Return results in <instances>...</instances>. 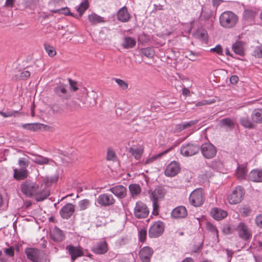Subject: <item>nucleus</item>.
Instances as JSON below:
<instances>
[{
  "mask_svg": "<svg viewBox=\"0 0 262 262\" xmlns=\"http://www.w3.org/2000/svg\"><path fill=\"white\" fill-rule=\"evenodd\" d=\"M21 192L28 197L33 195L37 202L42 201L50 195V190L47 187L40 188L39 184L31 181H26L20 186Z\"/></svg>",
  "mask_w": 262,
  "mask_h": 262,
  "instance_id": "nucleus-1",
  "label": "nucleus"
},
{
  "mask_svg": "<svg viewBox=\"0 0 262 262\" xmlns=\"http://www.w3.org/2000/svg\"><path fill=\"white\" fill-rule=\"evenodd\" d=\"M238 20L236 14L232 11L224 12L220 16V23L222 27L230 29L235 26Z\"/></svg>",
  "mask_w": 262,
  "mask_h": 262,
  "instance_id": "nucleus-2",
  "label": "nucleus"
},
{
  "mask_svg": "<svg viewBox=\"0 0 262 262\" xmlns=\"http://www.w3.org/2000/svg\"><path fill=\"white\" fill-rule=\"evenodd\" d=\"M245 191L244 188L241 186L235 187L228 196V200L231 204H237L244 198Z\"/></svg>",
  "mask_w": 262,
  "mask_h": 262,
  "instance_id": "nucleus-3",
  "label": "nucleus"
},
{
  "mask_svg": "<svg viewBox=\"0 0 262 262\" xmlns=\"http://www.w3.org/2000/svg\"><path fill=\"white\" fill-rule=\"evenodd\" d=\"M236 231L239 238L245 242H249L252 238V232L248 225L244 222H240L236 226Z\"/></svg>",
  "mask_w": 262,
  "mask_h": 262,
  "instance_id": "nucleus-4",
  "label": "nucleus"
},
{
  "mask_svg": "<svg viewBox=\"0 0 262 262\" xmlns=\"http://www.w3.org/2000/svg\"><path fill=\"white\" fill-rule=\"evenodd\" d=\"M149 209L147 205L141 201H138L136 203L134 210V214L137 219H145L149 214Z\"/></svg>",
  "mask_w": 262,
  "mask_h": 262,
  "instance_id": "nucleus-5",
  "label": "nucleus"
},
{
  "mask_svg": "<svg viewBox=\"0 0 262 262\" xmlns=\"http://www.w3.org/2000/svg\"><path fill=\"white\" fill-rule=\"evenodd\" d=\"M189 201L191 204L195 207L202 205L204 201L202 189L198 188L193 190L189 196Z\"/></svg>",
  "mask_w": 262,
  "mask_h": 262,
  "instance_id": "nucleus-6",
  "label": "nucleus"
},
{
  "mask_svg": "<svg viewBox=\"0 0 262 262\" xmlns=\"http://www.w3.org/2000/svg\"><path fill=\"white\" fill-rule=\"evenodd\" d=\"M200 148L203 156L206 159H212L216 154V147L210 142L203 143Z\"/></svg>",
  "mask_w": 262,
  "mask_h": 262,
  "instance_id": "nucleus-7",
  "label": "nucleus"
},
{
  "mask_svg": "<svg viewBox=\"0 0 262 262\" xmlns=\"http://www.w3.org/2000/svg\"><path fill=\"white\" fill-rule=\"evenodd\" d=\"M200 149V146L196 144L187 143L181 146L180 152L184 156L189 157L198 153Z\"/></svg>",
  "mask_w": 262,
  "mask_h": 262,
  "instance_id": "nucleus-8",
  "label": "nucleus"
},
{
  "mask_svg": "<svg viewBox=\"0 0 262 262\" xmlns=\"http://www.w3.org/2000/svg\"><path fill=\"white\" fill-rule=\"evenodd\" d=\"M164 229L163 223L161 221L156 222L150 227L149 236L152 238L158 237L163 233Z\"/></svg>",
  "mask_w": 262,
  "mask_h": 262,
  "instance_id": "nucleus-9",
  "label": "nucleus"
},
{
  "mask_svg": "<svg viewBox=\"0 0 262 262\" xmlns=\"http://www.w3.org/2000/svg\"><path fill=\"white\" fill-rule=\"evenodd\" d=\"M96 202L101 206L108 207L115 203V200L112 195L103 193L98 196Z\"/></svg>",
  "mask_w": 262,
  "mask_h": 262,
  "instance_id": "nucleus-10",
  "label": "nucleus"
},
{
  "mask_svg": "<svg viewBox=\"0 0 262 262\" xmlns=\"http://www.w3.org/2000/svg\"><path fill=\"white\" fill-rule=\"evenodd\" d=\"M59 154L63 155L62 160L63 163L65 164H71L77 160L76 151L74 149L71 148L68 150L60 151Z\"/></svg>",
  "mask_w": 262,
  "mask_h": 262,
  "instance_id": "nucleus-11",
  "label": "nucleus"
},
{
  "mask_svg": "<svg viewBox=\"0 0 262 262\" xmlns=\"http://www.w3.org/2000/svg\"><path fill=\"white\" fill-rule=\"evenodd\" d=\"M66 250L68 251L73 261L75 260L78 257L84 255L82 248L80 246L76 247L72 245H69L66 246Z\"/></svg>",
  "mask_w": 262,
  "mask_h": 262,
  "instance_id": "nucleus-12",
  "label": "nucleus"
},
{
  "mask_svg": "<svg viewBox=\"0 0 262 262\" xmlns=\"http://www.w3.org/2000/svg\"><path fill=\"white\" fill-rule=\"evenodd\" d=\"M27 258L33 262H38L41 259V251L36 248H28L25 250Z\"/></svg>",
  "mask_w": 262,
  "mask_h": 262,
  "instance_id": "nucleus-13",
  "label": "nucleus"
},
{
  "mask_svg": "<svg viewBox=\"0 0 262 262\" xmlns=\"http://www.w3.org/2000/svg\"><path fill=\"white\" fill-rule=\"evenodd\" d=\"M68 86L66 84L60 83L54 88L55 93L59 97L68 99L71 95L68 91Z\"/></svg>",
  "mask_w": 262,
  "mask_h": 262,
  "instance_id": "nucleus-14",
  "label": "nucleus"
},
{
  "mask_svg": "<svg viewBox=\"0 0 262 262\" xmlns=\"http://www.w3.org/2000/svg\"><path fill=\"white\" fill-rule=\"evenodd\" d=\"M180 170V167L179 164L176 161H173L167 165L164 173L166 176L172 177L176 176Z\"/></svg>",
  "mask_w": 262,
  "mask_h": 262,
  "instance_id": "nucleus-15",
  "label": "nucleus"
},
{
  "mask_svg": "<svg viewBox=\"0 0 262 262\" xmlns=\"http://www.w3.org/2000/svg\"><path fill=\"white\" fill-rule=\"evenodd\" d=\"M91 250L96 254H103L106 253L108 250L107 243L105 241H100L94 245Z\"/></svg>",
  "mask_w": 262,
  "mask_h": 262,
  "instance_id": "nucleus-16",
  "label": "nucleus"
},
{
  "mask_svg": "<svg viewBox=\"0 0 262 262\" xmlns=\"http://www.w3.org/2000/svg\"><path fill=\"white\" fill-rule=\"evenodd\" d=\"M75 206L71 203H67L60 210V214L63 219H68L74 213Z\"/></svg>",
  "mask_w": 262,
  "mask_h": 262,
  "instance_id": "nucleus-17",
  "label": "nucleus"
},
{
  "mask_svg": "<svg viewBox=\"0 0 262 262\" xmlns=\"http://www.w3.org/2000/svg\"><path fill=\"white\" fill-rule=\"evenodd\" d=\"M154 253L153 250L149 247H143L139 252V256L143 262H148Z\"/></svg>",
  "mask_w": 262,
  "mask_h": 262,
  "instance_id": "nucleus-18",
  "label": "nucleus"
},
{
  "mask_svg": "<svg viewBox=\"0 0 262 262\" xmlns=\"http://www.w3.org/2000/svg\"><path fill=\"white\" fill-rule=\"evenodd\" d=\"M109 190L119 198H124L126 195V188L122 185L111 188Z\"/></svg>",
  "mask_w": 262,
  "mask_h": 262,
  "instance_id": "nucleus-19",
  "label": "nucleus"
},
{
  "mask_svg": "<svg viewBox=\"0 0 262 262\" xmlns=\"http://www.w3.org/2000/svg\"><path fill=\"white\" fill-rule=\"evenodd\" d=\"M198 120H191L188 122H184L177 124L174 129V133H180L181 131L188 128L198 122Z\"/></svg>",
  "mask_w": 262,
  "mask_h": 262,
  "instance_id": "nucleus-20",
  "label": "nucleus"
},
{
  "mask_svg": "<svg viewBox=\"0 0 262 262\" xmlns=\"http://www.w3.org/2000/svg\"><path fill=\"white\" fill-rule=\"evenodd\" d=\"M50 236L54 241L58 242L62 241L65 238L62 231L57 227H55L51 231Z\"/></svg>",
  "mask_w": 262,
  "mask_h": 262,
  "instance_id": "nucleus-21",
  "label": "nucleus"
},
{
  "mask_svg": "<svg viewBox=\"0 0 262 262\" xmlns=\"http://www.w3.org/2000/svg\"><path fill=\"white\" fill-rule=\"evenodd\" d=\"M248 179L254 182H262V170H252L248 175Z\"/></svg>",
  "mask_w": 262,
  "mask_h": 262,
  "instance_id": "nucleus-22",
  "label": "nucleus"
},
{
  "mask_svg": "<svg viewBox=\"0 0 262 262\" xmlns=\"http://www.w3.org/2000/svg\"><path fill=\"white\" fill-rule=\"evenodd\" d=\"M187 214L186 209L182 206L175 208L171 212V216L176 219L184 217Z\"/></svg>",
  "mask_w": 262,
  "mask_h": 262,
  "instance_id": "nucleus-23",
  "label": "nucleus"
},
{
  "mask_svg": "<svg viewBox=\"0 0 262 262\" xmlns=\"http://www.w3.org/2000/svg\"><path fill=\"white\" fill-rule=\"evenodd\" d=\"M117 18L122 22H127L129 20L130 15L125 7H123L118 11Z\"/></svg>",
  "mask_w": 262,
  "mask_h": 262,
  "instance_id": "nucleus-24",
  "label": "nucleus"
},
{
  "mask_svg": "<svg viewBox=\"0 0 262 262\" xmlns=\"http://www.w3.org/2000/svg\"><path fill=\"white\" fill-rule=\"evenodd\" d=\"M166 193V191L162 187H158L156 188L151 194V198L152 200L158 201L162 199Z\"/></svg>",
  "mask_w": 262,
  "mask_h": 262,
  "instance_id": "nucleus-25",
  "label": "nucleus"
},
{
  "mask_svg": "<svg viewBox=\"0 0 262 262\" xmlns=\"http://www.w3.org/2000/svg\"><path fill=\"white\" fill-rule=\"evenodd\" d=\"M211 214L212 217L216 220H222L227 215V213L226 211L217 208L212 209Z\"/></svg>",
  "mask_w": 262,
  "mask_h": 262,
  "instance_id": "nucleus-26",
  "label": "nucleus"
},
{
  "mask_svg": "<svg viewBox=\"0 0 262 262\" xmlns=\"http://www.w3.org/2000/svg\"><path fill=\"white\" fill-rule=\"evenodd\" d=\"M244 43L241 41H237L232 45V49L234 52L239 55L243 56L245 53Z\"/></svg>",
  "mask_w": 262,
  "mask_h": 262,
  "instance_id": "nucleus-27",
  "label": "nucleus"
},
{
  "mask_svg": "<svg viewBox=\"0 0 262 262\" xmlns=\"http://www.w3.org/2000/svg\"><path fill=\"white\" fill-rule=\"evenodd\" d=\"M13 177L17 180H24L28 177V171L24 168L14 169Z\"/></svg>",
  "mask_w": 262,
  "mask_h": 262,
  "instance_id": "nucleus-28",
  "label": "nucleus"
},
{
  "mask_svg": "<svg viewBox=\"0 0 262 262\" xmlns=\"http://www.w3.org/2000/svg\"><path fill=\"white\" fill-rule=\"evenodd\" d=\"M241 124L244 127L252 128L254 127V124L253 120L246 115L242 117L239 119Z\"/></svg>",
  "mask_w": 262,
  "mask_h": 262,
  "instance_id": "nucleus-29",
  "label": "nucleus"
},
{
  "mask_svg": "<svg viewBox=\"0 0 262 262\" xmlns=\"http://www.w3.org/2000/svg\"><path fill=\"white\" fill-rule=\"evenodd\" d=\"M136 44V40L130 37H125L124 38L121 46L125 49L132 48Z\"/></svg>",
  "mask_w": 262,
  "mask_h": 262,
  "instance_id": "nucleus-30",
  "label": "nucleus"
},
{
  "mask_svg": "<svg viewBox=\"0 0 262 262\" xmlns=\"http://www.w3.org/2000/svg\"><path fill=\"white\" fill-rule=\"evenodd\" d=\"M253 121L257 123H262V109H255L251 114Z\"/></svg>",
  "mask_w": 262,
  "mask_h": 262,
  "instance_id": "nucleus-31",
  "label": "nucleus"
},
{
  "mask_svg": "<svg viewBox=\"0 0 262 262\" xmlns=\"http://www.w3.org/2000/svg\"><path fill=\"white\" fill-rule=\"evenodd\" d=\"M220 125L221 127H226L232 130L234 127V122L230 118H226L220 120Z\"/></svg>",
  "mask_w": 262,
  "mask_h": 262,
  "instance_id": "nucleus-32",
  "label": "nucleus"
},
{
  "mask_svg": "<svg viewBox=\"0 0 262 262\" xmlns=\"http://www.w3.org/2000/svg\"><path fill=\"white\" fill-rule=\"evenodd\" d=\"M129 152L135 159L139 160L143 152V149L142 147H131L129 148Z\"/></svg>",
  "mask_w": 262,
  "mask_h": 262,
  "instance_id": "nucleus-33",
  "label": "nucleus"
},
{
  "mask_svg": "<svg viewBox=\"0 0 262 262\" xmlns=\"http://www.w3.org/2000/svg\"><path fill=\"white\" fill-rule=\"evenodd\" d=\"M32 161L39 165H47L49 163V159L41 155H33Z\"/></svg>",
  "mask_w": 262,
  "mask_h": 262,
  "instance_id": "nucleus-34",
  "label": "nucleus"
},
{
  "mask_svg": "<svg viewBox=\"0 0 262 262\" xmlns=\"http://www.w3.org/2000/svg\"><path fill=\"white\" fill-rule=\"evenodd\" d=\"M88 19L92 25H96L104 22V18L94 13L88 15Z\"/></svg>",
  "mask_w": 262,
  "mask_h": 262,
  "instance_id": "nucleus-35",
  "label": "nucleus"
},
{
  "mask_svg": "<svg viewBox=\"0 0 262 262\" xmlns=\"http://www.w3.org/2000/svg\"><path fill=\"white\" fill-rule=\"evenodd\" d=\"M129 190L132 197H135L141 192V187L138 184H131L129 185Z\"/></svg>",
  "mask_w": 262,
  "mask_h": 262,
  "instance_id": "nucleus-36",
  "label": "nucleus"
},
{
  "mask_svg": "<svg viewBox=\"0 0 262 262\" xmlns=\"http://www.w3.org/2000/svg\"><path fill=\"white\" fill-rule=\"evenodd\" d=\"M89 6V2L88 0H85L83 2L81 3L79 6L77 8L76 10L79 13L78 17H81L84 11L88 8Z\"/></svg>",
  "mask_w": 262,
  "mask_h": 262,
  "instance_id": "nucleus-37",
  "label": "nucleus"
},
{
  "mask_svg": "<svg viewBox=\"0 0 262 262\" xmlns=\"http://www.w3.org/2000/svg\"><path fill=\"white\" fill-rule=\"evenodd\" d=\"M222 232L226 235L232 234L236 231V227L229 224H225L223 226Z\"/></svg>",
  "mask_w": 262,
  "mask_h": 262,
  "instance_id": "nucleus-38",
  "label": "nucleus"
},
{
  "mask_svg": "<svg viewBox=\"0 0 262 262\" xmlns=\"http://www.w3.org/2000/svg\"><path fill=\"white\" fill-rule=\"evenodd\" d=\"M113 80L115 81L118 84L119 88L123 90H126L128 88V83L123 80L119 78H114Z\"/></svg>",
  "mask_w": 262,
  "mask_h": 262,
  "instance_id": "nucleus-39",
  "label": "nucleus"
},
{
  "mask_svg": "<svg viewBox=\"0 0 262 262\" xmlns=\"http://www.w3.org/2000/svg\"><path fill=\"white\" fill-rule=\"evenodd\" d=\"M247 173L246 168L244 167H238L236 170V176L238 179L242 180L245 178Z\"/></svg>",
  "mask_w": 262,
  "mask_h": 262,
  "instance_id": "nucleus-40",
  "label": "nucleus"
},
{
  "mask_svg": "<svg viewBox=\"0 0 262 262\" xmlns=\"http://www.w3.org/2000/svg\"><path fill=\"white\" fill-rule=\"evenodd\" d=\"M41 124L39 123H31V124H25L22 125L23 127L24 128H27L31 130H37L38 129L40 128Z\"/></svg>",
  "mask_w": 262,
  "mask_h": 262,
  "instance_id": "nucleus-41",
  "label": "nucleus"
},
{
  "mask_svg": "<svg viewBox=\"0 0 262 262\" xmlns=\"http://www.w3.org/2000/svg\"><path fill=\"white\" fill-rule=\"evenodd\" d=\"M142 54L148 58H152L154 55V51L151 48H147L142 50Z\"/></svg>",
  "mask_w": 262,
  "mask_h": 262,
  "instance_id": "nucleus-42",
  "label": "nucleus"
},
{
  "mask_svg": "<svg viewBox=\"0 0 262 262\" xmlns=\"http://www.w3.org/2000/svg\"><path fill=\"white\" fill-rule=\"evenodd\" d=\"M45 49L48 53V55L50 57H53L56 54V51L55 48L49 45L45 44Z\"/></svg>",
  "mask_w": 262,
  "mask_h": 262,
  "instance_id": "nucleus-43",
  "label": "nucleus"
},
{
  "mask_svg": "<svg viewBox=\"0 0 262 262\" xmlns=\"http://www.w3.org/2000/svg\"><path fill=\"white\" fill-rule=\"evenodd\" d=\"M90 205V202L88 199H84L79 202V206L81 210H85Z\"/></svg>",
  "mask_w": 262,
  "mask_h": 262,
  "instance_id": "nucleus-44",
  "label": "nucleus"
},
{
  "mask_svg": "<svg viewBox=\"0 0 262 262\" xmlns=\"http://www.w3.org/2000/svg\"><path fill=\"white\" fill-rule=\"evenodd\" d=\"M206 228L207 230L211 232L212 233L216 235V237L218 238V230L217 228L215 227V226H214L213 224H212L210 223H208L206 225Z\"/></svg>",
  "mask_w": 262,
  "mask_h": 262,
  "instance_id": "nucleus-45",
  "label": "nucleus"
},
{
  "mask_svg": "<svg viewBox=\"0 0 262 262\" xmlns=\"http://www.w3.org/2000/svg\"><path fill=\"white\" fill-rule=\"evenodd\" d=\"M147 231L144 228L141 229L139 231V239L142 243L144 242L146 238Z\"/></svg>",
  "mask_w": 262,
  "mask_h": 262,
  "instance_id": "nucleus-46",
  "label": "nucleus"
},
{
  "mask_svg": "<svg viewBox=\"0 0 262 262\" xmlns=\"http://www.w3.org/2000/svg\"><path fill=\"white\" fill-rule=\"evenodd\" d=\"M57 11H59L60 13L64 14L65 15H70L71 16H73L76 17V18H78V15H77V14L74 15V14L71 13L70 12V10L69 8L68 7L63 8H61L60 10L54 11L55 12H56Z\"/></svg>",
  "mask_w": 262,
  "mask_h": 262,
  "instance_id": "nucleus-47",
  "label": "nucleus"
},
{
  "mask_svg": "<svg viewBox=\"0 0 262 262\" xmlns=\"http://www.w3.org/2000/svg\"><path fill=\"white\" fill-rule=\"evenodd\" d=\"M255 12L251 10H247L244 12V17L247 19H252L255 17Z\"/></svg>",
  "mask_w": 262,
  "mask_h": 262,
  "instance_id": "nucleus-48",
  "label": "nucleus"
},
{
  "mask_svg": "<svg viewBox=\"0 0 262 262\" xmlns=\"http://www.w3.org/2000/svg\"><path fill=\"white\" fill-rule=\"evenodd\" d=\"M5 254L9 257H12L14 255V248L11 246L8 248L4 249Z\"/></svg>",
  "mask_w": 262,
  "mask_h": 262,
  "instance_id": "nucleus-49",
  "label": "nucleus"
},
{
  "mask_svg": "<svg viewBox=\"0 0 262 262\" xmlns=\"http://www.w3.org/2000/svg\"><path fill=\"white\" fill-rule=\"evenodd\" d=\"M253 54L254 56L256 57H262V46L257 47L254 50Z\"/></svg>",
  "mask_w": 262,
  "mask_h": 262,
  "instance_id": "nucleus-50",
  "label": "nucleus"
},
{
  "mask_svg": "<svg viewBox=\"0 0 262 262\" xmlns=\"http://www.w3.org/2000/svg\"><path fill=\"white\" fill-rule=\"evenodd\" d=\"M18 165L21 168L26 169L29 165V163L25 160L24 158H20L18 160Z\"/></svg>",
  "mask_w": 262,
  "mask_h": 262,
  "instance_id": "nucleus-51",
  "label": "nucleus"
},
{
  "mask_svg": "<svg viewBox=\"0 0 262 262\" xmlns=\"http://www.w3.org/2000/svg\"><path fill=\"white\" fill-rule=\"evenodd\" d=\"M255 222L257 226L262 228V213L256 216Z\"/></svg>",
  "mask_w": 262,
  "mask_h": 262,
  "instance_id": "nucleus-52",
  "label": "nucleus"
},
{
  "mask_svg": "<svg viewBox=\"0 0 262 262\" xmlns=\"http://www.w3.org/2000/svg\"><path fill=\"white\" fill-rule=\"evenodd\" d=\"M152 206H153V214L155 215L158 214V209L159 206L158 203V201L152 200Z\"/></svg>",
  "mask_w": 262,
  "mask_h": 262,
  "instance_id": "nucleus-53",
  "label": "nucleus"
},
{
  "mask_svg": "<svg viewBox=\"0 0 262 262\" xmlns=\"http://www.w3.org/2000/svg\"><path fill=\"white\" fill-rule=\"evenodd\" d=\"M70 86L71 90L73 91H76L78 90V88L77 86V82L75 81L72 80L71 79H69Z\"/></svg>",
  "mask_w": 262,
  "mask_h": 262,
  "instance_id": "nucleus-54",
  "label": "nucleus"
},
{
  "mask_svg": "<svg viewBox=\"0 0 262 262\" xmlns=\"http://www.w3.org/2000/svg\"><path fill=\"white\" fill-rule=\"evenodd\" d=\"M222 166V164L220 161H214L210 164V167L212 168L217 170L218 167Z\"/></svg>",
  "mask_w": 262,
  "mask_h": 262,
  "instance_id": "nucleus-55",
  "label": "nucleus"
},
{
  "mask_svg": "<svg viewBox=\"0 0 262 262\" xmlns=\"http://www.w3.org/2000/svg\"><path fill=\"white\" fill-rule=\"evenodd\" d=\"M210 51L220 55L223 54V49L220 45H217L215 48L211 49Z\"/></svg>",
  "mask_w": 262,
  "mask_h": 262,
  "instance_id": "nucleus-56",
  "label": "nucleus"
},
{
  "mask_svg": "<svg viewBox=\"0 0 262 262\" xmlns=\"http://www.w3.org/2000/svg\"><path fill=\"white\" fill-rule=\"evenodd\" d=\"M82 96H81V98H78V99L82 102L83 104H85V102H84L85 99L87 97V90L85 89H83L81 91Z\"/></svg>",
  "mask_w": 262,
  "mask_h": 262,
  "instance_id": "nucleus-57",
  "label": "nucleus"
},
{
  "mask_svg": "<svg viewBox=\"0 0 262 262\" xmlns=\"http://www.w3.org/2000/svg\"><path fill=\"white\" fill-rule=\"evenodd\" d=\"M30 73L28 71H25L20 73L19 77L20 79H25L30 77Z\"/></svg>",
  "mask_w": 262,
  "mask_h": 262,
  "instance_id": "nucleus-58",
  "label": "nucleus"
},
{
  "mask_svg": "<svg viewBox=\"0 0 262 262\" xmlns=\"http://www.w3.org/2000/svg\"><path fill=\"white\" fill-rule=\"evenodd\" d=\"M167 151H168V150H165V151L161 152V154L158 155L156 157H152L150 159H147L145 161V164H148V163H149L150 162H152V161H154L156 159V158L161 157V156H162V155H164L165 154L167 153Z\"/></svg>",
  "mask_w": 262,
  "mask_h": 262,
  "instance_id": "nucleus-59",
  "label": "nucleus"
},
{
  "mask_svg": "<svg viewBox=\"0 0 262 262\" xmlns=\"http://www.w3.org/2000/svg\"><path fill=\"white\" fill-rule=\"evenodd\" d=\"M17 111H10L8 112H3L1 113V115L5 118L13 116Z\"/></svg>",
  "mask_w": 262,
  "mask_h": 262,
  "instance_id": "nucleus-60",
  "label": "nucleus"
},
{
  "mask_svg": "<svg viewBox=\"0 0 262 262\" xmlns=\"http://www.w3.org/2000/svg\"><path fill=\"white\" fill-rule=\"evenodd\" d=\"M230 81L232 84H236L238 81V77L236 75L232 76L230 78Z\"/></svg>",
  "mask_w": 262,
  "mask_h": 262,
  "instance_id": "nucleus-61",
  "label": "nucleus"
},
{
  "mask_svg": "<svg viewBox=\"0 0 262 262\" xmlns=\"http://www.w3.org/2000/svg\"><path fill=\"white\" fill-rule=\"evenodd\" d=\"M251 212V209L249 208H244L242 211V214L244 216H247L249 215Z\"/></svg>",
  "mask_w": 262,
  "mask_h": 262,
  "instance_id": "nucleus-62",
  "label": "nucleus"
},
{
  "mask_svg": "<svg viewBox=\"0 0 262 262\" xmlns=\"http://www.w3.org/2000/svg\"><path fill=\"white\" fill-rule=\"evenodd\" d=\"M154 8L155 11L161 10L163 9V6L160 4H154Z\"/></svg>",
  "mask_w": 262,
  "mask_h": 262,
  "instance_id": "nucleus-63",
  "label": "nucleus"
},
{
  "mask_svg": "<svg viewBox=\"0 0 262 262\" xmlns=\"http://www.w3.org/2000/svg\"><path fill=\"white\" fill-rule=\"evenodd\" d=\"M195 56H196V55L193 54L192 52H190V54L188 56H187V57H189V60L191 61H194L195 60Z\"/></svg>",
  "mask_w": 262,
  "mask_h": 262,
  "instance_id": "nucleus-64",
  "label": "nucleus"
}]
</instances>
